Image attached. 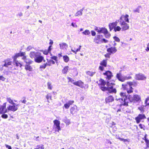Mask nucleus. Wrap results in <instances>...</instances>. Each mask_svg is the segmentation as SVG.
<instances>
[{
	"mask_svg": "<svg viewBox=\"0 0 149 149\" xmlns=\"http://www.w3.org/2000/svg\"><path fill=\"white\" fill-rule=\"evenodd\" d=\"M119 139L120 141H123V142H128V139H125L121 138H119Z\"/></svg>",
	"mask_w": 149,
	"mask_h": 149,
	"instance_id": "45",
	"label": "nucleus"
},
{
	"mask_svg": "<svg viewBox=\"0 0 149 149\" xmlns=\"http://www.w3.org/2000/svg\"><path fill=\"white\" fill-rule=\"evenodd\" d=\"M64 106L66 109H68L70 106L67 103H66L64 104Z\"/></svg>",
	"mask_w": 149,
	"mask_h": 149,
	"instance_id": "51",
	"label": "nucleus"
},
{
	"mask_svg": "<svg viewBox=\"0 0 149 149\" xmlns=\"http://www.w3.org/2000/svg\"><path fill=\"white\" fill-rule=\"evenodd\" d=\"M117 51V50L116 49V47H111L107 49V51L110 53V54H114Z\"/></svg>",
	"mask_w": 149,
	"mask_h": 149,
	"instance_id": "15",
	"label": "nucleus"
},
{
	"mask_svg": "<svg viewBox=\"0 0 149 149\" xmlns=\"http://www.w3.org/2000/svg\"><path fill=\"white\" fill-rule=\"evenodd\" d=\"M116 77L119 81L122 82H123L125 80L131 78L130 76L127 77L126 76L122 75L120 72L117 74Z\"/></svg>",
	"mask_w": 149,
	"mask_h": 149,
	"instance_id": "4",
	"label": "nucleus"
},
{
	"mask_svg": "<svg viewBox=\"0 0 149 149\" xmlns=\"http://www.w3.org/2000/svg\"><path fill=\"white\" fill-rule=\"evenodd\" d=\"M52 47V46H50L49 48H48V51L49 52H50V51L51 50V47Z\"/></svg>",
	"mask_w": 149,
	"mask_h": 149,
	"instance_id": "63",
	"label": "nucleus"
},
{
	"mask_svg": "<svg viewBox=\"0 0 149 149\" xmlns=\"http://www.w3.org/2000/svg\"><path fill=\"white\" fill-rule=\"evenodd\" d=\"M17 58V57H15V55L13 57V64L14 65H16L17 66H19L20 67H21L22 65V64L20 63L16 60V59Z\"/></svg>",
	"mask_w": 149,
	"mask_h": 149,
	"instance_id": "16",
	"label": "nucleus"
},
{
	"mask_svg": "<svg viewBox=\"0 0 149 149\" xmlns=\"http://www.w3.org/2000/svg\"><path fill=\"white\" fill-rule=\"evenodd\" d=\"M63 121L67 125H68L70 123V120L68 119L66 117H65L63 120Z\"/></svg>",
	"mask_w": 149,
	"mask_h": 149,
	"instance_id": "26",
	"label": "nucleus"
},
{
	"mask_svg": "<svg viewBox=\"0 0 149 149\" xmlns=\"http://www.w3.org/2000/svg\"><path fill=\"white\" fill-rule=\"evenodd\" d=\"M36 147L37 148H35L34 149H38L40 148V146L39 145H38Z\"/></svg>",
	"mask_w": 149,
	"mask_h": 149,
	"instance_id": "64",
	"label": "nucleus"
},
{
	"mask_svg": "<svg viewBox=\"0 0 149 149\" xmlns=\"http://www.w3.org/2000/svg\"><path fill=\"white\" fill-rule=\"evenodd\" d=\"M68 68H69L68 66H65L62 70V73L63 74H66L67 72V71L68 70Z\"/></svg>",
	"mask_w": 149,
	"mask_h": 149,
	"instance_id": "31",
	"label": "nucleus"
},
{
	"mask_svg": "<svg viewBox=\"0 0 149 149\" xmlns=\"http://www.w3.org/2000/svg\"><path fill=\"white\" fill-rule=\"evenodd\" d=\"M104 66L102 65H100L99 67V69L101 71H103L104 70Z\"/></svg>",
	"mask_w": 149,
	"mask_h": 149,
	"instance_id": "52",
	"label": "nucleus"
},
{
	"mask_svg": "<svg viewBox=\"0 0 149 149\" xmlns=\"http://www.w3.org/2000/svg\"><path fill=\"white\" fill-rule=\"evenodd\" d=\"M40 53L39 52H31L29 54V56L32 59L33 58L35 60Z\"/></svg>",
	"mask_w": 149,
	"mask_h": 149,
	"instance_id": "11",
	"label": "nucleus"
},
{
	"mask_svg": "<svg viewBox=\"0 0 149 149\" xmlns=\"http://www.w3.org/2000/svg\"><path fill=\"white\" fill-rule=\"evenodd\" d=\"M6 103H4L3 105L0 106V113H5L7 112V110L6 109Z\"/></svg>",
	"mask_w": 149,
	"mask_h": 149,
	"instance_id": "12",
	"label": "nucleus"
},
{
	"mask_svg": "<svg viewBox=\"0 0 149 149\" xmlns=\"http://www.w3.org/2000/svg\"><path fill=\"white\" fill-rule=\"evenodd\" d=\"M91 34L92 36H95L96 35V33L94 31H91Z\"/></svg>",
	"mask_w": 149,
	"mask_h": 149,
	"instance_id": "57",
	"label": "nucleus"
},
{
	"mask_svg": "<svg viewBox=\"0 0 149 149\" xmlns=\"http://www.w3.org/2000/svg\"><path fill=\"white\" fill-rule=\"evenodd\" d=\"M133 88L132 87H129V89H127V91L128 93H130L133 92Z\"/></svg>",
	"mask_w": 149,
	"mask_h": 149,
	"instance_id": "41",
	"label": "nucleus"
},
{
	"mask_svg": "<svg viewBox=\"0 0 149 149\" xmlns=\"http://www.w3.org/2000/svg\"><path fill=\"white\" fill-rule=\"evenodd\" d=\"M117 22H113L112 23H110L109 24V26H112V27H113L114 29L115 27L117 25Z\"/></svg>",
	"mask_w": 149,
	"mask_h": 149,
	"instance_id": "30",
	"label": "nucleus"
},
{
	"mask_svg": "<svg viewBox=\"0 0 149 149\" xmlns=\"http://www.w3.org/2000/svg\"><path fill=\"white\" fill-rule=\"evenodd\" d=\"M111 54H110V53H109V54H105L104 55V56H105V57H106V58H110V55Z\"/></svg>",
	"mask_w": 149,
	"mask_h": 149,
	"instance_id": "55",
	"label": "nucleus"
},
{
	"mask_svg": "<svg viewBox=\"0 0 149 149\" xmlns=\"http://www.w3.org/2000/svg\"><path fill=\"white\" fill-rule=\"evenodd\" d=\"M7 100L8 102L10 103L11 104L13 105H15L16 104L14 103L13 102V100H12L10 98H7Z\"/></svg>",
	"mask_w": 149,
	"mask_h": 149,
	"instance_id": "33",
	"label": "nucleus"
},
{
	"mask_svg": "<svg viewBox=\"0 0 149 149\" xmlns=\"http://www.w3.org/2000/svg\"><path fill=\"white\" fill-rule=\"evenodd\" d=\"M100 65L106 67L107 65V60H104L100 62Z\"/></svg>",
	"mask_w": 149,
	"mask_h": 149,
	"instance_id": "28",
	"label": "nucleus"
},
{
	"mask_svg": "<svg viewBox=\"0 0 149 149\" xmlns=\"http://www.w3.org/2000/svg\"><path fill=\"white\" fill-rule=\"evenodd\" d=\"M122 85L123 88H124V89H126L127 86H127V85L126 84H123Z\"/></svg>",
	"mask_w": 149,
	"mask_h": 149,
	"instance_id": "61",
	"label": "nucleus"
},
{
	"mask_svg": "<svg viewBox=\"0 0 149 149\" xmlns=\"http://www.w3.org/2000/svg\"><path fill=\"white\" fill-rule=\"evenodd\" d=\"M63 59L65 62L67 63L69 60V57L67 55H65L63 56Z\"/></svg>",
	"mask_w": 149,
	"mask_h": 149,
	"instance_id": "29",
	"label": "nucleus"
},
{
	"mask_svg": "<svg viewBox=\"0 0 149 149\" xmlns=\"http://www.w3.org/2000/svg\"><path fill=\"white\" fill-rule=\"evenodd\" d=\"M141 7L140 6H138L136 9H135L133 10V12H137L138 13H139L140 11V9Z\"/></svg>",
	"mask_w": 149,
	"mask_h": 149,
	"instance_id": "38",
	"label": "nucleus"
},
{
	"mask_svg": "<svg viewBox=\"0 0 149 149\" xmlns=\"http://www.w3.org/2000/svg\"><path fill=\"white\" fill-rule=\"evenodd\" d=\"M95 73V72H92L88 71L86 72V74L90 76H93Z\"/></svg>",
	"mask_w": 149,
	"mask_h": 149,
	"instance_id": "32",
	"label": "nucleus"
},
{
	"mask_svg": "<svg viewBox=\"0 0 149 149\" xmlns=\"http://www.w3.org/2000/svg\"><path fill=\"white\" fill-rule=\"evenodd\" d=\"M146 116L144 114H139L138 116L135 118V119L137 123H139L141 121V120L146 118Z\"/></svg>",
	"mask_w": 149,
	"mask_h": 149,
	"instance_id": "8",
	"label": "nucleus"
},
{
	"mask_svg": "<svg viewBox=\"0 0 149 149\" xmlns=\"http://www.w3.org/2000/svg\"><path fill=\"white\" fill-rule=\"evenodd\" d=\"M120 26L122 27V31H125L128 29L129 28L128 24L126 23Z\"/></svg>",
	"mask_w": 149,
	"mask_h": 149,
	"instance_id": "17",
	"label": "nucleus"
},
{
	"mask_svg": "<svg viewBox=\"0 0 149 149\" xmlns=\"http://www.w3.org/2000/svg\"><path fill=\"white\" fill-rule=\"evenodd\" d=\"M6 78L3 77L2 76H0V80H1L3 81H5Z\"/></svg>",
	"mask_w": 149,
	"mask_h": 149,
	"instance_id": "53",
	"label": "nucleus"
},
{
	"mask_svg": "<svg viewBox=\"0 0 149 149\" xmlns=\"http://www.w3.org/2000/svg\"><path fill=\"white\" fill-rule=\"evenodd\" d=\"M82 33L86 35H89L90 34V32L88 30H86L82 32Z\"/></svg>",
	"mask_w": 149,
	"mask_h": 149,
	"instance_id": "35",
	"label": "nucleus"
},
{
	"mask_svg": "<svg viewBox=\"0 0 149 149\" xmlns=\"http://www.w3.org/2000/svg\"><path fill=\"white\" fill-rule=\"evenodd\" d=\"M73 84L75 85L81 87L83 86V83L81 81H79L76 82H73Z\"/></svg>",
	"mask_w": 149,
	"mask_h": 149,
	"instance_id": "20",
	"label": "nucleus"
},
{
	"mask_svg": "<svg viewBox=\"0 0 149 149\" xmlns=\"http://www.w3.org/2000/svg\"><path fill=\"white\" fill-rule=\"evenodd\" d=\"M146 77L141 73H139L136 74L135 76V79L138 80H143Z\"/></svg>",
	"mask_w": 149,
	"mask_h": 149,
	"instance_id": "13",
	"label": "nucleus"
},
{
	"mask_svg": "<svg viewBox=\"0 0 149 149\" xmlns=\"http://www.w3.org/2000/svg\"><path fill=\"white\" fill-rule=\"evenodd\" d=\"M46 98L48 100H49V98H50V100L51 99V96L49 94H48L47 95L46 97Z\"/></svg>",
	"mask_w": 149,
	"mask_h": 149,
	"instance_id": "50",
	"label": "nucleus"
},
{
	"mask_svg": "<svg viewBox=\"0 0 149 149\" xmlns=\"http://www.w3.org/2000/svg\"><path fill=\"white\" fill-rule=\"evenodd\" d=\"M4 62L5 63L4 64L3 66L6 67H7L8 65H10L11 64V62L8 61V60L4 61Z\"/></svg>",
	"mask_w": 149,
	"mask_h": 149,
	"instance_id": "27",
	"label": "nucleus"
},
{
	"mask_svg": "<svg viewBox=\"0 0 149 149\" xmlns=\"http://www.w3.org/2000/svg\"><path fill=\"white\" fill-rule=\"evenodd\" d=\"M25 69L26 70H28L30 71L33 70V68L29 64H26L25 66Z\"/></svg>",
	"mask_w": 149,
	"mask_h": 149,
	"instance_id": "23",
	"label": "nucleus"
},
{
	"mask_svg": "<svg viewBox=\"0 0 149 149\" xmlns=\"http://www.w3.org/2000/svg\"><path fill=\"white\" fill-rule=\"evenodd\" d=\"M43 57L41 55V54L40 53L35 59L34 61L36 63H40L43 61Z\"/></svg>",
	"mask_w": 149,
	"mask_h": 149,
	"instance_id": "10",
	"label": "nucleus"
},
{
	"mask_svg": "<svg viewBox=\"0 0 149 149\" xmlns=\"http://www.w3.org/2000/svg\"><path fill=\"white\" fill-rule=\"evenodd\" d=\"M5 146L7 148H8V149H12V148L10 146H9L7 144H5Z\"/></svg>",
	"mask_w": 149,
	"mask_h": 149,
	"instance_id": "58",
	"label": "nucleus"
},
{
	"mask_svg": "<svg viewBox=\"0 0 149 149\" xmlns=\"http://www.w3.org/2000/svg\"><path fill=\"white\" fill-rule=\"evenodd\" d=\"M47 85L48 88L50 90H51L52 89V86H51V82H48L47 83Z\"/></svg>",
	"mask_w": 149,
	"mask_h": 149,
	"instance_id": "43",
	"label": "nucleus"
},
{
	"mask_svg": "<svg viewBox=\"0 0 149 149\" xmlns=\"http://www.w3.org/2000/svg\"><path fill=\"white\" fill-rule=\"evenodd\" d=\"M114 29V31L116 32L117 31H120L121 29V28L119 26H117L115 27Z\"/></svg>",
	"mask_w": 149,
	"mask_h": 149,
	"instance_id": "36",
	"label": "nucleus"
},
{
	"mask_svg": "<svg viewBox=\"0 0 149 149\" xmlns=\"http://www.w3.org/2000/svg\"><path fill=\"white\" fill-rule=\"evenodd\" d=\"M98 84L101 89L103 91H107L110 93H116V89L115 88H114L112 84L109 82H108L107 84V87L104 86L106 82L103 79H100Z\"/></svg>",
	"mask_w": 149,
	"mask_h": 149,
	"instance_id": "2",
	"label": "nucleus"
},
{
	"mask_svg": "<svg viewBox=\"0 0 149 149\" xmlns=\"http://www.w3.org/2000/svg\"><path fill=\"white\" fill-rule=\"evenodd\" d=\"M20 102H21L22 103L25 104L26 102V101L25 100V98L24 100H21Z\"/></svg>",
	"mask_w": 149,
	"mask_h": 149,
	"instance_id": "62",
	"label": "nucleus"
},
{
	"mask_svg": "<svg viewBox=\"0 0 149 149\" xmlns=\"http://www.w3.org/2000/svg\"><path fill=\"white\" fill-rule=\"evenodd\" d=\"M51 58L54 60L55 61H57V57L55 56H53L51 57Z\"/></svg>",
	"mask_w": 149,
	"mask_h": 149,
	"instance_id": "47",
	"label": "nucleus"
},
{
	"mask_svg": "<svg viewBox=\"0 0 149 149\" xmlns=\"http://www.w3.org/2000/svg\"><path fill=\"white\" fill-rule=\"evenodd\" d=\"M144 106H142L138 107V109L141 111V113L143 112L144 111Z\"/></svg>",
	"mask_w": 149,
	"mask_h": 149,
	"instance_id": "39",
	"label": "nucleus"
},
{
	"mask_svg": "<svg viewBox=\"0 0 149 149\" xmlns=\"http://www.w3.org/2000/svg\"><path fill=\"white\" fill-rule=\"evenodd\" d=\"M74 102L73 100H70L67 103L70 106L73 104L74 103Z\"/></svg>",
	"mask_w": 149,
	"mask_h": 149,
	"instance_id": "46",
	"label": "nucleus"
},
{
	"mask_svg": "<svg viewBox=\"0 0 149 149\" xmlns=\"http://www.w3.org/2000/svg\"><path fill=\"white\" fill-rule=\"evenodd\" d=\"M54 127L55 129V131L58 132L59 130H61L60 126V121L57 120H55L54 121Z\"/></svg>",
	"mask_w": 149,
	"mask_h": 149,
	"instance_id": "5",
	"label": "nucleus"
},
{
	"mask_svg": "<svg viewBox=\"0 0 149 149\" xmlns=\"http://www.w3.org/2000/svg\"><path fill=\"white\" fill-rule=\"evenodd\" d=\"M103 36L102 35H99L96 36L94 39V41L97 44H101L102 43V38Z\"/></svg>",
	"mask_w": 149,
	"mask_h": 149,
	"instance_id": "7",
	"label": "nucleus"
},
{
	"mask_svg": "<svg viewBox=\"0 0 149 149\" xmlns=\"http://www.w3.org/2000/svg\"><path fill=\"white\" fill-rule=\"evenodd\" d=\"M128 17L129 15H122L121 16V18L123 19L127 23L129 22Z\"/></svg>",
	"mask_w": 149,
	"mask_h": 149,
	"instance_id": "24",
	"label": "nucleus"
},
{
	"mask_svg": "<svg viewBox=\"0 0 149 149\" xmlns=\"http://www.w3.org/2000/svg\"><path fill=\"white\" fill-rule=\"evenodd\" d=\"M49 52L47 50H46L43 52V54L45 55H47Z\"/></svg>",
	"mask_w": 149,
	"mask_h": 149,
	"instance_id": "56",
	"label": "nucleus"
},
{
	"mask_svg": "<svg viewBox=\"0 0 149 149\" xmlns=\"http://www.w3.org/2000/svg\"><path fill=\"white\" fill-rule=\"evenodd\" d=\"M113 38L116 42H119L120 41V39L118 37L116 36L113 37Z\"/></svg>",
	"mask_w": 149,
	"mask_h": 149,
	"instance_id": "44",
	"label": "nucleus"
},
{
	"mask_svg": "<svg viewBox=\"0 0 149 149\" xmlns=\"http://www.w3.org/2000/svg\"><path fill=\"white\" fill-rule=\"evenodd\" d=\"M104 34L105 35V37L107 38H109L111 36V34L108 33V31L107 33H105Z\"/></svg>",
	"mask_w": 149,
	"mask_h": 149,
	"instance_id": "37",
	"label": "nucleus"
},
{
	"mask_svg": "<svg viewBox=\"0 0 149 149\" xmlns=\"http://www.w3.org/2000/svg\"><path fill=\"white\" fill-rule=\"evenodd\" d=\"M2 117L3 118H8V116L6 114H3L2 115Z\"/></svg>",
	"mask_w": 149,
	"mask_h": 149,
	"instance_id": "49",
	"label": "nucleus"
},
{
	"mask_svg": "<svg viewBox=\"0 0 149 149\" xmlns=\"http://www.w3.org/2000/svg\"><path fill=\"white\" fill-rule=\"evenodd\" d=\"M25 52H20L19 53H17L15 54V57H18L19 56H22V59L26 63L30 64H31L33 62L31 59L29 58H27L25 55Z\"/></svg>",
	"mask_w": 149,
	"mask_h": 149,
	"instance_id": "3",
	"label": "nucleus"
},
{
	"mask_svg": "<svg viewBox=\"0 0 149 149\" xmlns=\"http://www.w3.org/2000/svg\"><path fill=\"white\" fill-rule=\"evenodd\" d=\"M33 48V47L31 46H29L28 47L26 48V50L28 51H30Z\"/></svg>",
	"mask_w": 149,
	"mask_h": 149,
	"instance_id": "48",
	"label": "nucleus"
},
{
	"mask_svg": "<svg viewBox=\"0 0 149 149\" xmlns=\"http://www.w3.org/2000/svg\"><path fill=\"white\" fill-rule=\"evenodd\" d=\"M145 103L146 104L145 107L149 106V97H148L145 101Z\"/></svg>",
	"mask_w": 149,
	"mask_h": 149,
	"instance_id": "40",
	"label": "nucleus"
},
{
	"mask_svg": "<svg viewBox=\"0 0 149 149\" xmlns=\"http://www.w3.org/2000/svg\"><path fill=\"white\" fill-rule=\"evenodd\" d=\"M120 95L121 97L116 98V100L117 101H119L123 105L125 106L128 105V101L134 102H139L141 101L140 96L137 94L134 95L133 96L129 95L128 98L124 93H121Z\"/></svg>",
	"mask_w": 149,
	"mask_h": 149,
	"instance_id": "1",
	"label": "nucleus"
},
{
	"mask_svg": "<svg viewBox=\"0 0 149 149\" xmlns=\"http://www.w3.org/2000/svg\"><path fill=\"white\" fill-rule=\"evenodd\" d=\"M102 43L103 42H104V43H107L108 42V40L105 39L104 38H102Z\"/></svg>",
	"mask_w": 149,
	"mask_h": 149,
	"instance_id": "54",
	"label": "nucleus"
},
{
	"mask_svg": "<svg viewBox=\"0 0 149 149\" xmlns=\"http://www.w3.org/2000/svg\"><path fill=\"white\" fill-rule=\"evenodd\" d=\"M60 48L62 49H66L68 47V45L65 43H63L59 44Z\"/></svg>",
	"mask_w": 149,
	"mask_h": 149,
	"instance_id": "22",
	"label": "nucleus"
},
{
	"mask_svg": "<svg viewBox=\"0 0 149 149\" xmlns=\"http://www.w3.org/2000/svg\"><path fill=\"white\" fill-rule=\"evenodd\" d=\"M47 65L49 66H50L51 65V64L52 63L53 64H54L55 63V62L52 59L48 60L47 59Z\"/></svg>",
	"mask_w": 149,
	"mask_h": 149,
	"instance_id": "25",
	"label": "nucleus"
},
{
	"mask_svg": "<svg viewBox=\"0 0 149 149\" xmlns=\"http://www.w3.org/2000/svg\"><path fill=\"white\" fill-rule=\"evenodd\" d=\"M47 66L48 65H47V63H44L43 64L40 65V68L44 69L46 68Z\"/></svg>",
	"mask_w": 149,
	"mask_h": 149,
	"instance_id": "42",
	"label": "nucleus"
},
{
	"mask_svg": "<svg viewBox=\"0 0 149 149\" xmlns=\"http://www.w3.org/2000/svg\"><path fill=\"white\" fill-rule=\"evenodd\" d=\"M77 111V107L74 106L72 107L70 109V113L72 114H74Z\"/></svg>",
	"mask_w": 149,
	"mask_h": 149,
	"instance_id": "18",
	"label": "nucleus"
},
{
	"mask_svg": "<svg viewBox=\"0 0 149 149\" xmlns=\"http://www.w3.org/2000/svg\"><path fill=\"white\" fill-rule=\"evenodd\" d=\"M103 74L106 76V78L108 79V80L110 79L111 77L113 76L112 74V73L109 71H106L105 72L103 73Z\"/></svg>",
	"mask_w": 149,
	"mask_h": 149,
	"instance_id": "14",
	"label": "nucleus"
},
{
	"mask_svg": "<svg viewBox=\"0 0 149 149\" xmlns=\"http://www.w3.org/2000/svg\"><path fill=\"white\" fill-rule=\"evenodd\" d=\"M114 99L112 96H109L108 97H107L105 99V102L106 103L111 102L113 101Z\"/></svg>",
	"mask_w": 149,
	"mask_h": 149,
	"instance_id": "19",
	"label": "nucleus"
},
{
	"mask_svg": "<svg viewBox=\"0 0 149 149\" xmlns=\"http://www.w3.org/2000/svg\"><path fill=\"white\" fill-rule=\"evenodd\" d=\"M127 84L128 85V86L129 87H132L131 86L132 85V82H128L127 83Z\"/></svg>",
	"mask_w": 149,
	"mask_h": 149,
	"instance_id": "59",
	"label": "nucleus"
},
{
	"mask_svg": "<svg viewBox=\"0 0 149 149\" xmlns=\"http://www.w3.org/2000/svg\"><path fill=\"white\" fill-rule=\"evenodd\" d=\"M19 104L13 105H9L8 107V109L9 110H10L13 111H15L17 109V107Z\"/></svg>",
	"mask_w": 149,
	"mask_h": 149,
	"instance_id": "9",
	"label": "nucleus"
},
{
	"mask_svg": "<svg viewBox=\"0 0 149 149\" xmlns=\"http://www.w3.org/2000/svg\"><path fill=\"white\" fill-rule=\"evenodd\" d=\"M84 9V8L82 9H81L80 10L78 11L76 13H75L74 15L76 17H79L80 16H81L82 15V11Z\"/></svg>",
	"mask_w": 149,
	"mask_h": 149,
	"instance_id": "21",
	"label": "nucleus"
},
{
	"mask_svg": "<svg viewBox=\"0 0 149 149\" xmlns=\"http://www.w3.org/2000/svg\"><path fill=\"white\" fill-rule=\"evenodd\" d=\"M95 30L99 33H102L104 34L105 33H107V29L105 28H100L96 27Z\"/></svg>",
	"mask_w": 149,
	"mask_h": 149,
	"instance_id": "6",
	"label": "nucleus"
},
{
	"mask_svg": "<svg viewBox=\"0 0 149 149\" xmlns=\"http://www.w3.org/2000/svg\"><path fill=\"white\" fill-rule=\"evenodd\" d=\"M68 79L71 82H73L74 81V80L72 79L70 77H68Z\"/></svg>",
	"mask_w": 149,
	"mask_h": 149,
	"instance_id": "60",
	"label": "nucleus"
},
{
	"mask_svg": "<svg viewBox=\"0 0 149 149\" xmlns=\"http://www.w3.org/2000/svg\"><path fill=\"white\" fill-rule=\"evenodd\" d=\"M120 22V25H122L123 24H125V20L123 18H121V16L120 17V19L118 20Z\"/></svg>",
	"mask_w": 149,
	"mask_h": 149,
	"instance_id": "34",
	"label": "nucleus"
}]
</instances>
